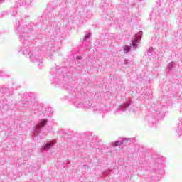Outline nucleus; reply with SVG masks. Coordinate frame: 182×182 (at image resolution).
Masks as SVG:
<instances>
[{
    "label": "nucleus",
    "instance_id": "nucleus-1",
    "mask_svg": "<svg viewBox=\"0 0 182 182\" xmlns=\"http://www.w3.org/2000/svg\"><path fill=\"white\" fill-rule=\"evenodd\" d=\"M50 73L53 75L55 83L63 86L68 92V95L63 97L64 100L73 103L77 109H90L94 113H103L106 110L105 104L93 102L79 97L77 85L72 77L63 75V73L58 71V68H53Z\"/></svg>",
    "mask_w": 182,
    "mask_h": 182
},
{
    "label": "nucleus",
    "instance_id": "nucleus-2",
    "mask_svg": "<svg viewBox=\"0 0 182 182\" xmlns=\"http://www.w3.org/2000/svg\"><path fill=\"white\" fill-rule=\"evenodd\" d=\"M33 23H26L22 21H17L14 28L15 33L18 36L20 42L22 43L23 47L18 50L22 52L23 55L28 57L30 62L38 63V69L43 68V56L42 55L43 51L42 50H31L29 44V32L32 31Z\"/></svg>",
    "mask_w": 182,
    "mask_h": 182
},
{
    "label": "nucleus",
    "instance_id": "nucleus-3",
    "mask_svg": "<svg viewBox=\"0 0 182 182\" xmlns=\"http://www.w3.org/2000/svg\"><path fill=\"white\" fill-rule=\"evenodd\" d=\"M22 102L25 107L31 110L36 117L43 119L48 116V108L43 104L35 103V95L32 92H25L22 97Z\"/></svg>",
    "mask_w": 182,
    "mask_h": 182
},
{
    "label": "nucleus",
    "instance_id": "nucleus-4",
    "mask_svg": "<svg viewBox=\"0 0 182 182\" xmlns=\"http://www.w3.org/2000/svg\"><path fill=\"white\" fill-rule=\"evenodd\" d=\"M52 130V127L48 124V119H41L34 128V133L36 134H47Z\"/></svg>",
    "mask_w": 182,
    "mask_h": 182
},
{
    "label": "nucleus",
    "instance_id": "nucleus-5",
    "mask_svg": "<svg viewBox=\"0 0 182 182\" xmlns=\"http://www.w3.org/2000/svg\"><path fill=\"white\" fill-rule=\"evenodd\" d=\"M141 35H143V31H139L132 38L131 46H125L124 47V53H129V52H130V49H132V50H136V49H137V43H139L141 40Z\"/></svg>",
    "mask_w": 182,
    "mask_h": 182
},
{
    "label": "nucleus",
    "instance_id": "nucleus-6",
    "mask_svg": "<svg viewBox=\"0 0 182 182\" xmlns=\"http://www.w3.org/2000/svg\"><path fill=\"white\" fill-rule=\"evenodd\" d=\"M132 107H133V102L132 100H127L114 111V114H122L127 110H130Z\"/></svg>",
    "mask_w": 182,
    "mask_h": 182
},
{
    "label": "nucleus",
    "instance_id": "nucleus-7",
    "mask_svg": "<svg viewBox=\"0 0 182 182\" xmlns=\"http://www.w3.org/2000/svg\"><path fill=\"white\" fill-rule=\"evenodd\" d=\"M0 92H1L3 95H6V96H11V95H12L14 92V86H3L1 88Z\"/></svg>",
    "mask_w": 182,
    "mask_h": 182
},
{
    "label": "nucleus",
    "instance_id": "nucleus-8",
    "mask_svg": "<svg viewBox=\"0 0 182 182\" xmlns=\"http://www.w3.org/2000/svg\"><path fill=\"white\" fill-rule=\"evenodd\" d=\"M68 12L69 10L68 7L61 8L58 13L59 18H60V19H67Z\"/></svg>",
    "mask_w": 182,
    "mask_h": 182
},
{
    "label": "nucleus",
    "instance_id": "nucleus-9",
    "mask_svg": "<svg viewBox=\"0 0 182 182\" xmlns=\"http://www.w3.org/2000/svg\"><path fill=\"white\" fill-rule=\"evenodd\" d=\"M55 144H56L55 140L48 141L42 148H41V151H43L44 150H49V149H50V147L53 146H55Z\"/></svg>",
    "mask_w": 182,
    "mask_h": 182
},
{
    "label": "nucleus",
    "instance_id": "nucleus-10",
    "mask_svg": "<svg viewBox=\"0 0 182 182\" xmlns=\"http://www.w3.org/2000/svg\"><path fill=\"white\" fill-rule=\"evenodd\" d=\"M122 142V144H124V146H130V144H132V139H122V140L121 141Z\"/></svg>",
    "mask_w": 182,
    "mask_h": 182
},
{
    "label": "nucleus",
    "instance_id": "nucleus-11",
    "mask_svg": "<svg viewBox=\"0 0 182 182\" xmlns=\"http://www.w3.org/2000/svg\"><path fill=\"white\" fill-rule=\"evenodd\" d=\"M154 53H156L154 48H153V47H150L147 52L148 56H152V55H154Z\"/></svg>",
    "mask_w": 182,
    "mask_h": 182
},
{
    "label": "nucleus",
    "instance_id": "nucleus-12",
    "mask_svg": "<svg viewBox=\"0 0 182 182\" xmlns=\"http://www.w3.org/2000/svg\"><path fill=\"white\" fill-rule=\"evenodd\" d=\"M111 144L113 146V147H117V146H122L123 142H122V141H117L115 142H112Z\"/></svg>",
    "mask_w": 182,
    "mask_h": 182
},
{
    "label": "nucleus",
    "instance_id": "nucleus-13",
    "mask_svg": "<svg viewBox=\"0 0 182 182\" xmlns=\"http://www.w3.org/2000/svg\"><path fill=\"white\" fill-rule=\"evenodd\" d=\"M32 1L31 0H23V1L21 3V5H27L29 6L31 5Z\"/></svg>",
    "mask_w": 182,
    "mask_h": 182
},
{
    "label": "nucleus",
    "instance_id": "nucleus-14",
    "mask_svg": "<svg viewBox=\"0 0 182 182\" xmlns=\"http://www.w3.org/2000/svg\"><path fill=\"white\" fill-rule=\"evenodd\" d=\"M159 39H160V37H159V36L154 38V42L155 43H156L157 45H160V41Z\"/></svg>",
    "mask_w": 182,
    "mask_h": 182
},
{
    "label": "nucleus",
    "instance_id": "nucleus-15",
    "mask_svg": "<svg viewBox=\"0 0 182 182\" xmlns=\"http://www.w3.org/2000/svg\"><path fill=\"white\" fill-rule=\"evenodd\" d=\"M91 33H87V34H85V38H83V41L85 42V41H87V39H89L91 36Z\"/></svg>",
    "mask_w": 182,
    "mask_h": 182
},
{
    "label": "nucleus",
    "instance_id": "nucleus-16",
    "mask_svg": "<svg viewBox=\"0 0 182 182\" xmlns=\"http://www.w3.org/2000/svg\"><path fill=\"white\" fill-rule=\"evenodd\" d=\"M0 77H6V73L4 71L0 70Z\"/></svg>",
    "mask_w": 182,
    "mask_h": 182
},
{
    "label": "nucleus",
    "instance_id": "nucleus-17",
    "mask_svg": "<svg viewBox=\"0 0 182 182\" xmlns=\"http://www.w3.org/2000/svg\"><path fill=\"white\" fill-rule=\"evenodd\" d=\"M111 171H107L105 173H102V176L104 177H106V176H109L110 174Z\"/></svg>",
    "mask_w": 182,
    "mask_h": 182
},
{
    "label": "nucleus",
    "instance_id": "nucleus-18",
    "mask_svg": "<svg viewBox=\"0 0 182 182\" xmlns=\"http://www.w3.org/2000/svg\"><path fill=\"white\" fill-rule=\"evenodd\" d=\"M156 122H151V123H149V125L150 127H154V126H156Z\"/></svg>",
    "mask_w": 182,
    "mask_h": 182
},
{
    "label": "nucleus",
    "instance_id": "nucleus-19",
    "mask_svg": "<svg viewBox=\"0 0 182 182\" xmlns=\"http://www.w3.org/2000/svg\"><path fill=\"white\" fill-rule=\"evenodd\" d=\"M154 28H155V29H157V30L160 29L159 24L156 23L155 26H154Z\"/></svg>",
    "mask_w": 182,
    "mask_h": 182
},
{
    "label": "nucleus",
    "instance_id": "nucleus-20",
    "mask_svg": "<svg viewBox=\"0 0 182 182\" xmlns=\"http://www.w3.org/2000/svg\"><path fill=\"white\" fill-rule=\"evenodd\" d=\"M63 4H68L69 2V0H63Z\"/></svg>",
    "mask_w": 182,
    "mask_h": 182
},
{
    "label": "nucleus",
    "instance_id": "nucleus-21",
    "mask_svg": "<svg viewBox=\"0 0 182 182\" xmlns=\"http://www.w3.org/2000/svg\"><path fill=\"white\" fill-rule=\"evenodd\" d=\"M76 59H78V60H80L82 59V57L81 56H77Z\"/></svg>",
    "mask_w": 182,
    "mask_h": 182
},
{
    "label": "nucleus",
    "instance_id": "nucleus-22",
    "mask_svg": "<svg viewBox=\"0 0 182 182\" xmlns=\"http://www.w3.org/2000/svg\"><path fill=\"white\" fill-rule=\"evenodd\" d=\"M124 65H127L128 60H124Z\"/></svg>",
    "mask_w": 182,
    "mask_h": 182
},
{
    "label": "nucleus",
    "instance_id": "nucleus-23",
    "mask_svg": "<svg viewBox=\"0 0 182 182\" xmlns=\"http://www.w3.org/2000/svg\"><path fill=\"white\" fill-rule=\"evenodd\" d=\"M50 56H52V52L51 51H50Z\"/></svg>",
    "mask_w": 182,
    "mask_h": 182
},
{
    "label": "nucleus",
    "instance_id": "nucleus-24",
    "mask_svg": "<svg viewBox=\"0 0 182 182\" xmlns=\"http://www.w3.org/2000/svg\"><path fill=\"white\" fill-rule=\"evenodd\" d=\"M0 2H4V0H0Z\"/></svg>",
    "mask_w": 182,
    "mask_h": 182
},
{
    "label": "nucleus",
    "instance_id": "nucleus-25",
    "mask_svg": "<svg viewBox=\"0 0 182 182\" xmlns=\"http://www.w3.org/2000/svg\"><path fill=\"white\" fill-rule=\"evenodd\" d=\"M52 49H53V48H51L50 52H52Z\"/></svg>",
    "mask_w": 182,
    "mask_h": 182
}]
</instances>
